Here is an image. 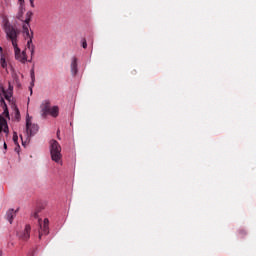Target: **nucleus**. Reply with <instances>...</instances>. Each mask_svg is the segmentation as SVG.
I'll list each match as a JSON object with an SVG mask.
<instances>
[{"label": "nucleus", "instance_id": "f03ea898", "mask_svg": "<svg viewBox=\"0 0 256 256\" xmlns=\"http://www.w3.org/2000/svg\"><path fill=\"white\" fill-rule=\"evenodd\" d=\"M40 209H36L31 213L32 217H35L37 219L38 223V237L39 239H42L43 235H48L50 233V220L48 217H45V219H41L39 217Z\"/></svg>", "mask_w": 256, "mask_h": 256}, {"label": "nucleus", "instance_id": "f8f14e48", "mask_svg": "<svg viewBox=\"0 0 256 256\" xmlns=\"http://www.w3.org/2000/svg\"><path fill=\"white\" fill-rule=\"evenodd\" d=\"M5 217L9 221V223L12 224L14 219H15V217H16L15 209L13 207L8 209L6 211Z\"/></svg>", "mask_w": 256, "mask_h": 256}, {"label": "nucleus", "instance_id": "c85d7f7f", "mask_svg": "<svg viewBox=\"0 0 256 256\" xmlns=\"http://www.w3.org/2000/svg\"><path fill=\"white\" fill-rule=\"evenodd\" d=\"M30 5H31V7H35V0H30Z\"/></svg>", "mask_w": 256, "mask_h": 256}, {"label": "nucleus", "instance_id": "2eb2a0df", "mask_svg": "<svg viewBox=\"0 0 256 256\" xmlns=\"http://www.w3.org/2000/svg\"><path fill=\"white\" fill-rule=\"evenodd\" d=\"M25 11H26L25 6H19L18 14H17V19L19 21H23Z\"/></svg>", "mask_w": 256, "mask_h": 256}, {"label": "nucleus", "instance_id": "a878e982", "mask_svg": "<svg viewBox=\"0 0 256 256\" xmlns=\"http://www.w3.org/2000/svg\"><path fill=\"white\" fill-rule=\"evenodd\" d=\"M20 139H21V143H22L23 147H26V144H27V138H26V141H24V139H23V135H20Z\"/></svg>", "mask_w": 256, "mask_h": 256}, {"label": "nucleus", "instance_id": "cd10ccee", "mask_svg": "<svg viewBox=\"0 0 256 256\" xmlns=\"http://www.w3.org/2000/svg\"><path fill=\"white\" fill-rule=\"evenodd\" d=\"M3 147H4V153H6V151H7V149H8V145H7L6 141H4Z\"/></svg>", "mask_w": 256, "mask_h": 256}, {"label": "nucleus", "instance_id": "2f4dec72", "mask_svg": "<svg viewBox=\"0 0 256 256\" xmlns=\"http://www.w3.org/2000/svg\"><path fill=\"white\" fill-rule=\"evenodd\" d=\"M57 137H58V139H61V137H60V129H58V131H57Z\"/></svg>", "mask_w": 256, "mask_h": 256}, {"label": "nucleus", "instance_id": "f257e3e1", "mask_svg": "<svg viewBox=\"0 0 256 256\" xmlns=\"http://www.w3.org/2000/svg\"><path fill=\"white\" fill-rule=\"evenodd\" d=\"M13 95L14 85H12L11 81L8 82V89H5L4 85H0V107H2L3 116L6 119H11L9 107L6 101H8L9 105L12 107Z\"/></svg>", "mask_w": 256, "mask_h": 256}, {"label": "nucleus", "instance_id": "393cba45", "mask_svg": "<svg viewBox=\"0 0 256 256\" xmlns=\"http://www.w3.org/2000/svg\"><path fill=\"white\" fill-rule=\"evenodd\" d=\"M4 113H0V125L1 127H3V123H4Z\"/></svg>", "mask_w": 256, "mask_h": 256}, {"label": "nucleus", "instance_id": "412c9836", "mask_svg": "<svg viewBox=\"0 0 256 256\" xmlns=\"http://www.w3.org/2000/svg\"><path fill=\"white\" fill-rule=\"evenodd\" d=\"M12 139L14 141V144L17 146V143L19 140V135H18L17 131H14Z\"/></svg>", "mask_w": 256, "mask_h": 256}, {"label": "nucleus", "instance_id": "6e6552de", "mask_svg": "<svg viewBox=\"0 0 256 256\" xmlns=\"http://www.w3.org/2000/svg\"><path fill=\"white\" fill-rule=\"evenodd\" d=\"M17 236L19 237V239H23L25 241L30 239V236H31V225L30 224H26L24 229H22L21 231H17Z\"/></svg>", "mask_w": 256, "mask_h": 256}, {"label": "nucleus", "instance_id": "dca6fc26", "mask_svg": "<svg viewBox=\"0 0 256 256\" xmlns=\"http://www.w3.org/2000/svg\"><path fill=\"white\" fill-rule=\"evenodd\" d=\"M29 27L30 26L28 25V23H26V20H24L23 25H22V31L26 35V37H28V38L30 36Z\"/></svg>", "mask_w": 256, "mask_h": 256}, {"label": "nucleus", "instance_id": "20e7f679", "mask_svg": "<svg viewBox=\"0 0 256 256\" xmlns=\"http://www.w3.org/2000/svg\"><path fill=\"white\" fill-rule=\"evenodd\" d=\"M49 149L52 161H55V163H60L63 155L62 147L59 141H57V139H51L49 142Z\"/></svg>", "mask_w": 256, "mask_h": 256}, {"label": "nucleus", "instance_id": "aec40b11", "mask_svg": "<svg viewBox=\"0 0 256 256\" xmlns=\"http://www.w3.org/2000/svg\"><path fill=\"white\" fill-rule=\"evenodd\" d=\"M247 233H248L247 229H244V228L238 229V235L240 237H244V235H247Z\"/></svg>", "mask_w": 256, "mask_h": 256}, {"label": "nucleus", "instance_id": "423d86ee", "mask_svg": "<svg viewBox=\"0 0 256 256\" xmlns=\"http://www.w3.org/2000/svg\"><path fill=\"white\" fill-rule=\"evenodd\" d=\"M2 23H3L2 28L4 30V33H6V38L13 43V39L16 35L17 27L12 25V23H10L9 19H6V18H4L2 20Z\"/></svg>", "mask_w": 256, "mask_h": 256}, {"label": "nucleus", "instance_id": "6ab92c4d", "mask_svg": "<svg viewBox=\"0 0 256 256\" xmlns=\"http://www.w3.org/2000/svg\"><path fill=\"white\" fill-rule=\"evenodd\" d=\"M0 65H1L2 69H7V67H8L7 59H6L5 55H3V54L0 57Z\"/></svg>", "mask_w": 256, "mask_h": 256}, {"label": "nucleus", "instance_id": "ddd939ff", "mask_svg": "<svg viewBox=\"0 0 256 256\" xmlns=\"http://www.w3.org/2000/svg\"><path fill=\"white\" fill-rule=\"evenodd\" d=\"M18 61H20V63H23V64L27 63L28 55H27L26 50L21 51V49H20L19 60Z\"/></svg>", "mask_w": 256, "mask_h": 256}, {"label": "nucleus", "instance_id": "7c9ffc66", "mask_svg": "<svg viewBox=\"0 0 256 256\" xmlns=\"http://www.w3.org/2000/svg\"><path fill=\"white\" fill-rule=\"evenodd\" d=\"M20 211V207H17L16 209H14V212L16 213V215H17V213Z\"/></svg>", "mask_w": 256, "mask_h": 256}, {"label": "nucleus", "instance_id": "bb28decb", "mask_svg": "<svg viewBox=\"0 0 256 256\" xmlns=\"http://www.w3.org/2000/svg\"><path fill=\"white\" fill-rule=\"evenodd\" d=\"M19 6H25V0H18Z\"/></svg>", "mask_w": 256, "mask_h": 256}, {"label": "nucleus", "instance_id": "9d476101", "mask_svg": "<svg viewBox=\"0 0 256 256\" xmlns=\"http://www.w3.org/2000/svg\"><path fill=\"white\" fill-rule=\"evenodd\" d=\"M11 108L14 111V118L16 119V121H20V119H21V112H20V109H19L15 99H14V95L11 98Z\"/></svg>", "mask_w": 256, "mask_h": 256}, {"label": "nucleus", "instance_id": "c756f323", "mask_svg": "<svg viewBox=\"0 0 256 256\" xmlns=\"http://www.w3.org/2000/svg\"><path fill=\"white\" fill-rule=\"evenodd\" d=\"M27 256H35V252L34 251H30V253H28Z\"/></svg>", "mask_w": 256, "mask_h": 256}, {"label": "nucleus", "instance_id": "473e14b6", "mask_svg": "<svg viewBox=\"0 0 256 256\" xmlns=\"http://www.w3.org/2000/svg\"><path fill=\"white\" fill-rule=\"evenodd\" d=\"M33 59L32 56L30 57V59H28V63H32Z\"/></svg>", "mask_w": 256, "mask_h": 256}, {"label": "nucleus", "instance_id": "39448f33", "mask_svg": "<svg viewBox=\"0 0 256 256\" xmlns=\"http://www.w3.org/2000/svg\"><path fill=\"white\" fill-rule=\"evenodd\" d=\"M59 113H60V109H59L58 105H53L51 107L49 101H45V103H42L41 117H43V119H46V117H48V115H51L52 117H58Z\"/></svg>", "mask_w": 256, "mask_h": 256}, {"label": "nucleus", "instance_id": "9b49d317", "mask_svg": "<svg viewBox=\"0 0 256 256\" xmlns=\"http://www.w3.org/2000/svg\"><path fill=\"white\" fill-rule=\"evenodd\" d=\"M30 78H31V81L28 89L30 91V95H33V88L35 87V81H36L35 65H33L32 68L30 69Z\"/></svg>", "mask_w": 256, "mask_h": 256}, {"label": "nucleus", "instance_id": "a211bd4d", "mask_svg": "<svg viewBox=\"0 0 256 256\" xmlns=\"http://www.w3.org/2000/svg\"><path fill=\"white\" fill-rule=\"evenodd\" d=\"M33 15H34L33 11H27L26 13L25 23H27L29 27H30V23L32 21Z\"/></svg>", "mask_w": 256, "mask_h": 256}, {"label": "nucleus", "instance_id": "b1692460", "mask_svg": "<svg viewBox=\"0 0 256 256\" xmlns=\"http://www.w3.org/2000/svg\"><path fill=\"white\" fill-rule=\"evenodd\" d=\"M20 150H21V145L19 143V140H17V144H16V147L14 148V151H16V153H20Z\"/></svg>", "mask_w": 256, "mask_h": 256}, {"label": "nucleus", "instance_id": "1a4fd4ad", "mask_svg": "<svg viewBox=\"0 0 256 256\" xmlns=\"http://www.w3.org/2000/svg\"><path fill=\"white\" fill-rule=\"evenodd\" d=\"M70 69H71L72 77H77V75L79 73V59H78V57H76V56L71 57Z\"/></svg>", "mask_w": 256, "mask_h": 256}, {"label": "nucleus", "instance_id": "f3484780", "mask_svg": "<svg viewBox=\"0 0 256 256\" xmlns=\"http://www.w3.org/2000/svg\"><path fill=\"white\" fill-rule=\"evenodd\" d=\"M2 129H3L4 133H6V135H9L10 129H9V125H8V121H7L6 117H4V121L2 123Z\"/></svg>", "mask_w": 256, "mask_h": 256}, {"label": "nucleus", "instance_id": "0eeeda50", "mask_svg": "<svg viewBox=\"0 0 256 256\" xmlns=\"http://www.w3.org/2000/svg\"><path fill=\"white\" fill-rule=\"evenodd\" d=\"M20 33H21V31L18 29V27H16L15 35H14L13 40H12V46L14 47L15 58L18 61H19L20 53H21V49L18 45V37H19Z\"/></svg>", "mask_w": 256, "mask_h": 256}, {"label": "nucleus", "instance_id": "72a5a7b5", "mask_svg": "<svg viewBox=\"0 0 256 256\" xmlns=\"http://www.w3.org/2000/svg\"><path fill=\"white\" fill-rule=\"evenodd\" d=\"M3 255V251H2V249H0V256H2Z\"/></svg>", "mask_w": 256, "mask_h": 256}, {"label": "nucleus", "instance_id": "4468645a", "mask_svg": "<svg viewBox=\"0 0 256 256\" xmlns=\"http://www.w3.org/2000/svg\"><path fill=\"white\" fill-rule=\"evenodd\" d=\"M33 39H34V31L30 30L29 36H28V41H27V49L31 51V47L33 45Z\"/></svg>", "mask_w": 256, "mask_h": 256}, {"label": "nucleus", "instance_id": "4be33fe9", "mask_svg": "<svg viewBox=\"0 0 256 256\" xmlns=\"http://www.w3.org/2000/svg\"><path fill=\"white\" fill-rule=\"evenodd\" d=\"M35 49H36V47H35V45H34V43L32 41V45H31V48H30V55H31V59L32 60H33V57L35 55Z\"/></svg>", "mask_w": 256, "mask_h": 256}, {"label": "nucleus", "instance_id": "7ed1b4c3", "mask_svg": "<svg viewBox=\"0 0 256 256\" xmlns=\"http://www.w3.org/2000/svg\"><path fill=\"white\" fill-rule=\"evenodd\" d=\"M40 129V126L38 123H32V117L27 113L26 119H25V131H26V140L28 143H30L32 137L34 135H37L38 131Z\"/></svg>", "mask_w": 256, "mask_h": 256}, {"label": "nucleus", "instance_id": "5701e85b", "mask_svg": "<svg viewBox=\"0 0 256 256\" xmlns=\"http://www.w3.org/2000/svg\"><path fill=\"white\" fill-rule=\"evenodd\" d=\"M81 47L83 49H87V47H88L87 39H85V38L81 39Z\"/></svg>", "mask_w": 256, "mask_h": 256}]
</instances>
